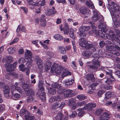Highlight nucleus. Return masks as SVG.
Returning a JSON list of instances; mask_svg holds the SVG:
<instances>
[{"label":"nucleus","mask_w":120,"mask_h":120,"mask_svg":"<svg viewBox=\"0 0 120 120\" xmlns=\"http://www.w3.org/2000/svg\"><path fill=\"white\" fill-rule=\"evenodd\" d=\"M102 31L101 30H94L91 31H90V32L93 35H95L96 36H100L102 38L107 39L110 40L108 41V42L107 43L110 44H112V42L111 41H112V38L115 36V34L112 33L110 34V32H111V31H110L109 34H103ZM111 32H112V31H111Z\"/></svg>","instance_id":"nucleus-1"},{"label":"nucleus","mask_w":120,"mask_h":120,"mask_svg":"<svg viewBox=\"0 0 120 120\" xmlns=\"http://www.w3.org/2000/svg\"><path fill=\"white\" fill-rule=\"evenodd\" d=\"M112 70H110L109 72L106 71V74L109 78L104 79L105 80L104 81L107 84H112L113 83V82L115 81V79L112 75Z\"/></svg>","instance_id":"nucleus-2"},{"label":"nucleus","mask_w":120,"mask_h":120,"mask_svg":"<svg viewBox=\"0 0 120 120\" xmlns=\"http://www.w3.org/2000/svg\"><path fill=\"white\" fill-rule=\"evenodd\" d=\"M92 20L94 22L99 20V22H103L104 21V18L103 15H99L96 11L94 12V15L91 18Z\"/></svg>","instance_id":"nucleus-3"},{"label":"nucleus","mask_w":120,"mask_h":120,"mask_svg":"<svg viewBox=\"0 0 120 120\" xmlns=\"http://www.w3.org/2000/svg\"><path fill=\"white\" fill-rule=\"evenodd\" d=\"M99 54L96 53L94 54V56H93L94 57V58L92 60V64L93 65L95 66H97L99 67L100 65V62L99 61H98V60L100 58V56H99Z\"/></svg>","instance_id":"nucleus-4"},{"label":"nucleus","mask_w":120,"mask_h":120,"mask_svg":"<svg viewBox=\"0 0 120 120\" xmlns=\"http://www.w3.org/2000/svg\"><path fill=\"white\" fill-rule=\"evenodd\" d=\"M107 49L111 53L116 56H119L120 55V53L116 50H115L114 47L113 45L109 46L107 47Z\"/></svg>","instance_id":"nucleus-5"},{"label":"nucleus","mask_w":120,"mask_h":120,"mask_svg":"<svg viewBox=\"0 0 120 120\" xmlns=\"http://www.w3.org/2000/svg\"><path fill=\"white\" fill-rule=\"evenodd\" d=\"M25 58L28 60H30V61H33L34 58L32 56V53L29 50H27L24 53Z\"/></svg>","instance_id":"nucleus-6"},{"label":"nucleus","mask_w":120,"mask_h":120,"mask_svg":"<svg viewBox=\"0 0 120 120\" xmlns=\"http://www.w3.org/2000/svg\"><path fill=\"white\" fill-rule=\"evenodd\" d=\"M73 91L70 89H68L65 90L64 95L65 98H70L74 96Z\"/></svg>","instance_id":"nucleus-7"},{"label":"nucleus","mask_w":120,"mask_h":120,"mask_svg":"<svg viewBox=\"0 0 120 120\" xmlns=\"http://www.w3.org/2000/svg\"><path fill=\"white\" fill-rule=\"evenodd\" d=\"M103 21L100 22V24L98 26V27L99 29H101L104 34H106V32L107 31V30L106 28V25L104 23Z\"/></svg>","instance_id":"nucleus-8"},{"label":"nucleus","mask_w":120,"mask_h":120,"mask_svg":"<svg viewBox=\"0 0 120 120\" xmlns=\"http://www.w3.org/2000/svg\"><path fill=\"white\" fill-rule=\"evenodd\" d=\"M57 11H53L52 9H47L45 11V13L46 15L48 16H54L55 14H56Z\"/></svg>","instance_id":"nucleus-9"},{"label":"nucleus","mask_w":120,"mask_h":120,"mask_svg":"<svg viewBox=\"0 0 120 120\" xmlns=\"http://www.w3.org/2000/svg\"><path fill=\"white\" fill-rule=\"evenodd\" d=\"M16 90L17 91L20 93L22 92V91L20 87L17 86H11V92L12 95L13 94V93Z\"/></svg>","instance_id":"nucleus-10"},{"label":"nucleus","mask_w":120,"mask_h":120,"mask_svg":"<svg viewBox=\"0 0 120 120\" xmlns=\"http://www.w3.org/2000/svg\"><path fill=\"white\" fill-rule=\"evenodd\" d=\"M114 31L117 35H118V36H116L114 39V40L118 42L119 44H120V31L119 30L115 29Z\"/></svg>","instance_id":"nucleus-11"},{"label":"nucleus","mask_w":120,"mask_h":120,"mask_svg":"<svg viewBox=\"0 0 120 120\" xmlns=\"http://www.w3.org/2000/svg\"><path fill=\"white\" fill-rule=\"evenodd\" d=\"M86 79L88 81L94 82L95 81V78L92 74H89L86 76Z\"/></svg>","instance_id":"nucleus-12"},{"label":"nucleus","mask_w":120,"mask_h":120,"mask_svg":"<svg viewBox=\"0 0 120 120\" xmlns=\"http://www.w3.org/2000/svg\"><path fill=\"white\" fill-rule=\"evenodd\" d=\"M110 115L107 112H104L103 114L101 115L100 118V120H107L109 118Z\"/></svg>","instance_id":"nucleus-13"},{"label":"nucleus","mask_w":120,"mask_h":120,"mask_svg":"<svg viewBox=\"0 0 120 120\" xmlns=\"http://www.w3.org/2000/svg\"><path fill=\"white\" fill-rule=\"evenodd\" d=\"M3 88L4 93L5 94V95H7V96H5L6 97H9V93L10 90L9 87L7 85H5Z\"/></svg>","instance_id":"nucleus-14"},{"label":"nucleus","mask_w":120,"mask_h":120,"mask_svg":"<svg viewBox=\"0 0 120 120\" xmlns=\"http://www.w3.org/2000/svg\"><path fill=\"white\" fill-rule=\"evenodd\" d=\"M79 44L81 47H84L85 46L86 43L87 42L86 40V39H84L83 38H81L79 40Z\"/></svg>","instance_id":"nucleus-15"},{"label":"nucleus","mask_w":120,"mask_h":120,"mask_svg":"<svg viewBox=\"0 0 120 120\" xmlns=\"http://www.w3.org/2000/svg\"><path fill=\"white\" fill-rule=\"evenodd\" d=\"M112 18L115 27L117 28L119 27V25L120 26V19H114L113 16L112 17Z\"/></svg>","instance_id":"nucleus-16"},{"label":"nucleus","mask_w":120,"mask_h":120,"mask_svg":"<svg viewBox=\"0 0 120 120\" xmlns=\"http://www.w3.org/2000/svg\"><path fill=\"white\" fill-rule=\"evenodd\" d=\"M89 71L90 72H92L98 69V67L97 66L93 65H88Z\"/></svg>","instance_id":"nucleus-17"},{"label":"nucleus","mask_w":120,"mask_h":120,"mask_svg":"<svg viewBox=\"0 0 120 120\" xmlns=\"http://www.w3.org/2000/svg\"><path fill=\"white\" fill-rule=\"evenodd\" d=\"M112 7H110L112 9V11H114L115 13H116L117 12H118L119 11V6L116 4H115L113 5Z\"/></svg>","instance_id":"nucleus-18"},{"label":"nucleus","mask_w":120,"mask_h":120,"mask_svg":"<svg viewBox=\"0 0 120 120\" xmlns=\"http://www.w3.org/2000/svg\"><path fill=\"white\" fill-rule=\"evenodd\" d=\"M58 50L59 52L62 54H65L66 52L65 48L63 46H59L58 48Z\"/></svg>","instance_id":"nucleus-19"},{"label":"nucleus","mask_w":120,"mask_h":120,"mask_svg":"<svg viewBox=\"0 0 120 120\" xmlns=\"http://www.w3.org/2000/svg\"><path fill=\"white\" fill-rule=\"evenodd\" d=\"M63 69V67L59 65V66H58L56 69L55 72L56 74L59 75L62 72Z\"/></svg>","instance_id":"nucleus-20"},{"label":"nucleus","mask_w":120,"mask_h":120,"mask_svg":"<svg viewBox=\"0 0 120 120\" xmlns=\"http://www.w3.org/2000/svg\"><path fill=\"white\" fill-rule=\"evenodd\" d=\"M21 26L20 25H19L17 29L16 30V32L17 33H19L20 31H21L22 32H26V29L25 28L24 26H23L20 29Z\"/></svg>","instance_id":"nucleus-21"},{"label":"nucleus","mask_w":120,"mask_h":120,"mask_svg":"<svg viewBox=\"0 0 120 120\" xmlns=\"http://www.w3.org/2000/svg\"><path fill=\"white\" fill-rule=\"evenodd\" d=\"M11 64L8 63L6 64L5 65V66L6 68H8L7 69V72H9L11 71H13L14 69L11 68Z\"/></svg>","instance_id":"nucleus-22"},{"label":"nucleus","mask_w":120,"mask_h":120,"mask_svg":"<svg viewBox=\"0 0 120 120\" xmlns=\"http://www.w3.org/2000/svg\"><path fill=\"white\" fill-rule=\"evenodd\" d=\"M91 54V52L87 50H85L82 53L83 56L87 58H88Z\"/></svg>","instance_id":"nucleus-23"},{"label":"nucleus","mask_w":120,"mask_h":120,"mask_svg":"<svg viewBox=\"0 0 120 120\" xmlns=\"http://www.w3.org/2000/svg\"><path fill=\"white\" fill-rule=\"evenodd\" d=\"M25 117L26 120H38L35 116L30 115H25Z\"/></svg>","instance_id":"nucleus-24"},{"label":"nucleus","mask_w":120,"mask_h":120,"mask_svg":"<svg viewBox=\"0 0 120 120\" xmlns=\"http://www.w3.org/2000/svg\"><path fill=\"white\" fill-rule=\"evenodd\" d=\"M25 91H27V94L29 96H34V91L31 89H26Z\"/></svg>","instance_id":"nucleus-25"},{"label":"nucleus","mask_w":120,"mask_h":120,"mask_svg":"<svg viewBox=\"0 0 120 120\" xmlns=\"http://www.w3.org/2000/svg\"><path fill=\"white\" fill-rule=\"evenodd\" d=\"M103 110L102 109L98 108L96 109L95 112V114L97 116H99L102 114L103 112Z\"/></svg>","instance_id":"nucleus-26"},{"label":"nucleus","mask_w":120,"mask_h":120,"mask_svg":"<svg viewBox=\"0 0 120 120\" xmlns=\"http://www.w3.org/2000/svg\"><path fill=\"white\" fill-rule=\"evenodd\" d=\"M82 108H79L78 109V111H79L78 113V115L79 116L82 117L85 114V112Z\"/></svg>","instance_id":"nucleus-27"},{"label":"nucleus","mask_w":120,"mask_h":120,"mask_svg":"<svg viewBox=\"0 0 120 120\" xmlns=\"http://www.w3.org/2000/svg\"><path fill=\"white\" fill-rule=\"evenodd\" d=\"M40 20L41 26L43 27H45L46 24L45 19L40 18Z\"/></svg>","instance_id":"nucleus-28"},{"label":"nucleus","mask_w":120,"mask_h":120,"mask_svg":"<svg viewBox=\"0 0 120 120\" xmlns=\"http://www.w3.org/2000/svg\"><path fill=\"white\" fill-rule=\"evenodd\" d=\"M53 38L56 40L61 41L63 39V37L60 34H56L53 36Z\"/></svg>","instance_id":"nucleus-29"},{"label":"nucleus","mask_w":120,"mask_h":120,"mask_svg":"<svg viewBox=\"0 0 120 120\" xmlns=\"http://www.w3.org/2000/svg\"><path fill=\"white\" fill-rule=\"evenodd\" d=\"M63 118V115L61 113H58L57 115L55 117L56 120H61Z\"/></svg>","instance_id":"nucleus-30"},{"label":"nucleus","mask_w":120,"mask_h":120,"mask_svg":"<svg viewBox=\"0 0 120 120\" xmlns=\"http://www.w3.org/2000/svg\"><path fill=\"white\" fill-rule=\"evenodd\" d=\"M80 12L82 14H84L85 15L87 11V10L86 8L84 7H82L79 9Z\"/></svg>","instance_id":"nucleus-31"},{"label":"nucleus","mask_w":120,"mask_h":120,"mask_svg":"<svg viewBox=\"0 0 120 120\" xmlns=\"http://www.w3.org/2000/svg\"><path fill=\"white\" fill-rule=\"evenodd\" d=\"M39 97L41 100H42L43 101H45L46 99L45 93L42 92L41 93Z\"/></svg>","instance_id":"nucleus-32"},{"label":"nucleus","mask_w":120,"mask_h":120,"mask_svg":"<svg viewBox=\"0 0 120 120\" xmlns=\"http://www.w3.org/2000/svg\"><path fill=\"white\" fill-rule=\"evenodd\" d=\"M51 63L50 62H46L45 65V67L46 71L49 70L51 68Z\"/></svg>","instance_id":"nucleus-33"},{"label":"nucleus","mask_w":120,"mask_h":120,"mask_svg":"<svg viewBox=\"0 0 120 120\" xmlns=\"http://www.w3.org/2000/svg\"><path fill=\"white\" fill-rule=\"evenodd\" d=\"M63 75L64 76H66L68 75H71V73L68 71L67 69H64L63 72Z\"/></svg>","instance_id":"nucleus-34"},{"label":"nucleus","mask_w":120,"mask_h":120,"mask_svg":"<svg viewBox=\"0 0 120 120\" xmlns=\"http://www.w3.org/2000/svg\"><path fill=\"white\" fill-rule=\"evenodd\" d=\"M76 101V99L75 98H72L69 100L68 104L69 106H71L72 105L75 104Z\"/></svg>","instance_id":"nucleus-35"},{"label":"nucleus","mask_w":120,"mask_h":120,"mask_svg":"<svg viewBox=\"0 0 120 120\" xmlns=\"http://www.w3.org/2000/svg\"><path fill=\"white\" fill-rule=\"evenodd\" d=\"M90 29V27L89 26H83L81 28L80 30L81 32H84L86 31H88Z\"/></svg>","instance_id":"nucleus-36"},{"label":"nucleus","mask_w":120,"mask_h":120,"mask_svg":"<svg viewBox=\"0 0 120 120\" xmlns=\"http://www.w3.org/2000/svg\"><path fill=\"white\" fill-rule=\"evenodd\" d=\"M13 60V58L11 56H9L6 57V61L8 63H11Z\"/></svg>","instance_id":"nucleus-37"},{"label":"nucleus","mask_w":120,"mask_h":120,"mask_svg":"<svg viewBox=\"0 0 120 120\" xmlns=\"http://www.w3.org/2000/svg\"><path fill=\"white\" fill-rule=\"evenodd\" d=\"M92 45V47L91 48H92V49L93 51V52H95L96 51L98 47V45L97 43L95 42L93 43Z\"/></svg>","instance_id":"nucleus-38"},{"label":"nucleus","mask_w":120,"mask_h":120,"mask_svg":"<svg viewBox=\"0 0 120 120\" xmlns=\"http://www.w3.org/2000/svg\"><path fill=\"white\" fill-rule=\"evenodd\" d=\"M77 98L79 100H84L86 98V96L84 95L81 94L78 95Z\"/></svg>","instance_id":"nucleus-39"},{"label":"nucleus","mask_w":120,"mask_h":120,"mask_svg":"<svg viewBox=\"0 0 120 120\" xmlns=\"http://www.w3.org/2000/svg\"><path fill=\"white\" fill-rule=\"evenodd\" d=\"M105 99L107 100L110 98L112 96V92H107L105 94Z\"/></svg>","instance_id":"nucleus-40"},{"label":"nucleus","mask_w":120,"mask_h":120,"mask_svg":"<svg viewBox=\"0 0 120 120\" xmlns=\"http://www.w3.org/2000/svg\"><path fill=\"white\" fill-rule=\"evenodd\" d=\"M82 109L83 110H87L88 111H90L92 110L91 107L90 106L89 103L85 105Z\"/></svg>","instance_id":"nucleus-41"},{"label":"nucleus","mask_w":120,"mask_h":120,"mask_svg":"<svg viewBox=\"0 0 120 120\" xmlns=\"http://www.w3.org/2000/svg\"><path fill=\"white\" fill-rule=\"evenodd\" d=\"M60 103L59 102H57L54 103L52 105V109H56L59 107Z\"/></svg>","instance_id":"nucleus-42"},{"label":"nucleus","mask_w":120,"mask_h":120,"mask_svg":"<svg viewBox=\"0 0 120 120\" xmlns=\"http://www.w3.org/2000/svg\"><path fill=\"white\" fill-rule=\"evenodd\" d=\"M43 62H42V60H39L37 61V64L38 65V68H41L42 67V64Z\"/></svg>","instance_id":"nucleus-43"},{"label":"nucleus","mask_w":120,"mask_h":120,"mask_svg":"<svg viewBox=\"0 0 120 120\" xmlns=\"http://www.w3.org/2000/svg\"><path fill=\"white\" fill-rule=\"evenodd\" d=\"M74 82V80L72 79L70 80H69L65 81V84L67 86L72 85Z\"/></svg>","instance_id":"nucleus-44"},{"label":"nucleus","mask_w":120,"mask_h":120,"mask_svg":"<svg viewBox=\"0 0 120 120\" xmlns=\"http://www.w3.org/2000/svg\"><path fill=\"white\" fill-rule=\"evenodd\" d=\"M58 66V64H55L52 66L51 70L53 72H55L56 69Z\"/></svg>","instance_id":"nucleus-45"},{"label":"nucleus","mask_w":120,"mask_h":120,"mask_svg":"<svg viewBox=\"0 0 120 120\" xmlns=\"http://www.w3.org/2000/svg\"><path fill=\"white\" fill-rule=\"evenodd\" d=\"M60 99L59 96L58 95H56L53 97H52L51 99H50V101L52 100V101H58Z\"/></svg>","instance_id":"nucleus-46"},{"label":"nucleus","mask_w":120,"mask_h":120,"mask_svg":"<svg viewBox=\"0 0 120 120\" xmlns=\"http://www.w3.org/2000/svg\"><path fill=\"white\" fill-rule=\"evenodd\" d=\"M52 87L58 89L60 88V86L59 84L56 82H54L52 84Z\"/></svg>","instance_id":"nucleus-47"},{"label":"nucleus","mask_w":120,"mask_h":120,"mask_svg":"<svg viewBox=\"0 0 120 120\" xmlns=\"http://www.w3.org/2000/svg\"><path fill=\"white\" fill-rule=\"evenodd\" d=\"M28 111L26 109H21L20 112V114L21 115L23 116L24 114L26 115L28 114Z\"/></svg>","instance_id":"nucleus-48"},{"label":"nucleus","mask_w":120,"mask_h":120,"mask_svg":"<svg viewBox=\"0 0 120 120\" xmlns=\"http://www.w3.org/2000/svg\"><path fill=\"white\" fill-rule=\"evenodd\" d=\"M49 91L50 94L52 95H54L56 93V90L55 89L50 88L49 90Z\"/></svg>","instance_id":"nucleus-49"},{"label":"nucleus","mask_w":120,"mask_h":120,"mask_svg":"<svg viewBox=\"0 0 120 120\" xmlns=\"http://www.w3.org/2000/svg\"><path fill=\"white\" fill-rule=\"evenodd\" d=\"M69 35L70 37L73 40L75 39V36L74 35V31H70L69 32Z\"/></svg>","instance_id":"nucleus-50"},{"label":"nucleus","mask_w":120,"mask_h":120,"mask_svg":"<svg viewBox=\"0 0 120 120\" xmlns=\"http://www.w3.org/2000/svg\"><path fill=\"white\" fill-rule=\"evenodd\" d=\"M79 35L80 37H81V38H83L84 39H85L86 34L84 32H81V31H80V32L79 33Z\"/></svg>","instance_id":"nucleus-51"},{"label":"nucleus","mask_w":120,"mask_h":120,"mask_svg":"<svg viewBox=\"0 0 120 120\" xmlns=\"http://www.w3.org/2000/svg\"><path fill=\"white\" fill-rule=\"evenodd\" d=\"M34 96H29L27 99V102L28 103L31 102L34 99Z\"/></svg>","instance_id":"nucleus-52"},{"label":"nucleus","mask_w":120,"mask_h":120,"mask_svg":"<svg viewBox=\"0 0 120 120\" xmlns=\"http://www.w3.org/2000/svg\"><path fill=\"white\" fill-rule=\"evenodd\" d=\"M25 62V60L23 57H21L18 60V62L19 64H23Z\"/></svg>","instance_id":"nucleus-53"},{"label":"nucleus","mask_w":120,"mask_h":120,"mask_svg":"<svg viewBox=\"0 0 120 120\" xmlns=\"http://www.w3.org/2000/svg\"><path fill=\"white\" fill-rule=\"evenodd\" d=\"M85 45L86 46H84V47H85L86 49H90L92 47V45L89 44L87 42Z\"/></svg>","instance_id":"nucleus-54"},{"label":"nucleus","mask_w":120,"mask_h":120,"mask_svg":"<svg viewBox=\"0 0 120 120\" xmlns=\"http://www.w3.org/2000/svg\"><path fill=\"white\" fill-rule=\"evenodd\" d=\"M10 75L13 76V77L14 78H18L19 75L17 73H15L14 72H11L10 73Z\"/></svg>","instance_id":"nucleus-55"},{"label":"nucleus","mask_w":120,"mask_h":120,"mask_svg":"<svg viewBox=\"0 0 120 120\" xmlns=\"http://www.w3.org/2000/svg\"><path fill=\"white\" fill-rule=\"evenodd\" d=\"M33 61H31L30 60H28L26 62V65H27V66L28 68H30L31 66L32 62Z\"/></svg>","instance_id":"nucleus-56"},{"label":"nucleus","mask_w":120,"mask_h":120,"mask_svg":"<svg viewBox=\"0 0 120 120\" xmlns=\"http://www.w3.org/2000/svg\"><path fill=\"white\" fill-rule=\"evenodd\" d=\"M57 91V93L60 94H62L64 91V89L62 88H59Z\"/></svg>","instance_id":"nucleus-57"},{"label":"nucleus","mask_w":120,"mask_h":120,"mask_svg":"<svg viewBox=\"0 0 120 120\" xmlns=\"http://www.w3.org/2000/svg\"><path fill=\"white\" fill-rule=\"evenodd\" d=\"M14 49V47L9 48L8 49V52L10 54H12L15 52Z\"/></svg>","instance_id":"nucleus-58"},{"label":"nucleus","mask_w":120,"mask_h":120,"mask_svg":"<svg viewBox=\"0 0 120 120\" xmlns=\"http://www.w3.org/2000/svg\"><path fill=\"white\" fill-rule=\"evenodd\" d=\"M19 68L20 70L22 71H24L25 70L24 65L23 64L20 65L19 66Z\"/></svg>","instance_id":"nucleus-59"},{"label":"nucleus","mask_w":120,"mask_h":120,"mask_svg":"<svg viewBox=\"0 0 120 120\" xmlns=\"http://www.w3.org/2000/svg\"><path fill=\"white\" fill-rule=\"evenodd\" d=\"M104 91L101 90H99L97 94L98 95L99 97H101L102 95L104 93Z\"/></svg>","instance_id":"nucleus-60"},{"label":"nucleus","mask_w":120,"mask_h":120,"mask_svg":"<svg viewBox=\"0 0 120 120\" xmlns=\"http://www.w3.org/2000/svg\"><path fill=\"white\" fill-rule=\"evenodd\" d=\"M20 8L22 11H24V12L26 14L28 12V9L27 8L25 7H21Z\"/></svg>","instance_id":"nucleus-61"},{"label":"nucleus","mask_w":120,"mask_h":120,"mask_svg":"<svg viewBox=\"0 0 120 120\" xmlns=\"http://www.w3.org/2000/svg\"><path fill=\"white\" fill-rule=\"evenodd\" d=\"M105 42L103 41H101L99 43V45L100 47L102 48L105 45Z\"/></svg>","instance_id":"nucleus-62"},{"label":"nucleus","mask_w":120,"mask_h":120,"mask_svg":"<svg viewBox=\"0 0 120 120\" xmlns=\"http://www.w3.org/2000/svg\"><path fill=\"white\" fill-rule=\"evenodd\" d=\"M86 102L85 101H83L78 103L77 105L78 106H81L83 105Z\"/></svg>","instance_id":"nucleus-63"},{"label":"nucleus","mask_w":120,"mask_h":120,"mask_svg":"<svg viewBox=\"0 0 120 120\" xmlns=\"http://www.w3.org/2000/svg\"><path fill=\"white\" fill-rule=\"evenodd\" d=\"M36 113L40 115H42L43 114V111L41 109H38V110Z\"/></svg>","instance_id":"nucleus-64"}]
</instances>
